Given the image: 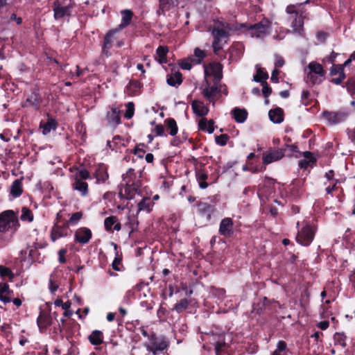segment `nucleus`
Listing matches in <instances>:
<instances>
[{
  "label": "nucleus",
  "mask_w": 355,
  "mask_h": 355,
  "mask_svg": "<svg viewBox=\"0 0 355 355\" xmlns=\"http://www.w3.org/2000/svg\"><path fill=\"white\" fill-rule=\"evenodd\" d=\"M13 295V291L6 282L0 283V301L5 304L11 302V297Z\"/></svg>",
  "instance_id": "6ab92c4d"
},
{
  "label": "nucleus",
  "mask_w": 355,
  "mask_h": 355,
  "mask_svg": "<svg viewBox=\"0 0 355 355\" xmlns=\"http://www.w3.org/2000/svg\"><path fill=\"white\" fill-rule=\"evenodd\" d=\"M194 55L197 58L196 59H192V61L196 64H200L202 60L205 58L206 53L204 51L199 48H196L194 50Z\"/></svg>",
  "instance_id": "6e6d98bb"
},
{
  "label": "nucleus",
  "mask_w": 355,
  "mask_h": 355,
  "mask_svg": "<svg viewBox=\"0 0 355 355\" xmlns=\"http://www.w3.org/2000/svg\"><path fill=\"white\" fill-rule=\"evenodd\" d=\"M234 221L231 218L226 217L220 223L218 233L226 237L230 238L234 234Z\"/></svg>",
  "instance_id": "4468645a"
},
{
  "label": "nucleus",
  "mask_w": 355,
  "mask_h": 355,
  "mask_svg": "<svg viewBox=\"0 0 355 355\" xmlns=\"http://www.w3.org/2000/svg\"><path fill=\"white\" fill-rule=\"evenodd\" d=\"M288 349L287 344L284 340H279L277 343L276 349L271 354V355H288Z\"/></svg>",
  "instance_id": "c03bdc74"
},
{
  "label": "nucleus",
  "mask_w": 355,
  "mask_h": 355,
  "mask_svg": "<svg viewBox=\"0 0 355 355\" xmlns=\"http://www.w3.org/2000/svg\"><path fill=\"white\" fill-rule=\"evenodd\" d=\"M53 323L52 315L49 311L41 310L37 318V324L41 332L47 329Z\"/></svg>",
  "instance_id": "dca6fc26"
},
{
  "label": "nucleus",
  "mask_w": 355,
  "mask_h": 355,
  "mask_svg": "<svg viewBox=\"0 0 355 355\" xmlns=\"http://www.w3.org/2000/svg\"><path fill=\"white\" fill-rule=\"evenodd\" d=\"M214 24L212 27H218V28H225L227 30L232 29L230 28V24H228L227 22L220 21L218 19L214 20Z\"/></svg>",
  "instance_id": "338daca9"
},
{
  "label": "nucleus",
  "mask_w": 355,
  "mask_h": 355,
  "mask_svg": "<svg viewBox=\"0 0 355 355\" xmlns=\"http://www.w3.org/2000/svg\"><path fill=\"white\" fill-rule=\"evenodd\" d=\"M346 339L347 336L344 333H335L334 335V345L340 346L342 349H345L347 347Z\"/></svg>",
  "instance_id": "a19ab883"
},
{
  "label": "nucleus",
  "mask_w": 355,
  "mask_h": 355,
  "mask_svg": "<svg viewBox=\"0 0 355 355\" xmlns=\"http://www.w3.org/2000/svg\"><path fill=\"white\" fill-rule=\"evenodd\" d=\"M280 150H282L284 153H285V152L287 150H289L291 153H297V152H298V147L296 144H285L284 147L282 148H281Z\"/></svg>",
  "instance_id": "e2e57ef3"
},
{
  "label": "nucleus",
  "mask_w": 355,
  "mask_h": 355,
  "mask_svg": "<svg viewBox=\"0 0 355 355\" xmlns=\"http://www.w3.org/2000/svg\"><path fill=\"white\" fill-rule=\"evenodd\" d=\"M75 5L73 0H55L52 5L54 19L60 20L66 17H70Z\"/></svg>",
  "instance_id": "39448f33"
},
{
  "label": "nucleus",
  "mask_w": 355,
  "mask_h": 355,
  "mask_svg": "<svg viewBox=\"0 0 355 355\" xmlns=\"http://www.w3.org/2000/svg\"><path fill=\"white\" fill-rule=\"evenodd\" d=\"M190 302L191 300H189L187 298H183L175 304L173 310L175 311L178 313H181L189 307Z\"/></svg>",
  "instance_id": "37998d69"
},
{
  "label": "nucleus",
  "mask_w": 355,
  "mask_h": 355,
  "mask_svg": "<svg viewBox=\"0 0 355 355\" xmlns=\"http://www.w3.org/2000/svg\"><path fill=\"white\" fill-rule=\"evenodd\" d=\"M343 87H346L351 95L355 94V76L349 77Z\"/></svg>",
  "instance_id": "8fccbe9b"
},
{
  "label": "nucleus",
  "mask_w": 355,
  "mask_h": 355,
  "mask_svg": "<svg viewBox=\"0 0 355 355\" xmlns=\"http://www.w3.org/2000/svg\"><path fill=\"white\" fill-rule=\"evenodd\" d=\"M118 32L119 28L110 30L104 37L102 45V53L105 55L106 57H109L110 55L109 50L112 48L114 41L116 40L114 35Z\"/></svg>",
  "instance_id": "ddd939ff"
},
{
  "label": "nucleus",
  "mask_w": 355,
  "mask_h": 355,
  "mask_svg": "<svg viewBox=\"0 0 355 355\" xmlns=\"http://www.w3.org/2000/svg\"><path fill=\"white\" fill-rule=\"evenodd\" d=\"M117 221L118 218L116 216L107 217L104 220L105 230L107 232L112 231V227Z\"/></svg>",
  "instance_id": "de8ad7c7"
},
{
  "label": "nucleus",
  "mask_w": 355,
  "mask_h": 355,
  "mask_svg": "<svg viewBox=\"0 0 355 355\" xmlns=\"http://www.w3.org/2000/svg\"><path fill=\"white\" fill-rule=\"evenodd\" d=\"M210 71L214 76V84L218 85L223 78V65L219 62L210 64Z\"/></svg>",
  "instance_id": "412c9836"
},
{
  "label": "nucleus",
  "mask_w": 355,
  "mask_h": 355,
  "mask_svg": "<svg viewBox=\"0 0 355 355\" xmlns=\"http://www.w3.org/2000/svg\"><path fill=\"white\" fill-rule=\"evenodd\" d=\"M90 178V173L87 169H82L78 173V178L76 179L81 180V181Z\"/></svg>",
  "instance_id": "69168bd1"
},
{
  "label": "nucleus",
  "mask_w": 355,
  "mask_h": 355,
  "mask_svg": "<svg viewBox=\"0 0 355 355\" xmlns=\"http://www.w3.org/2000/svg\"><path fill=\"white\" fill-rule=\"evenodd\" d=\"M304 13V11H301L300 14L295 15L291 23L293 31L299 34H301L303 31L304 19L305 18Z\"/></svg>",
  "instance_id": "393cba45"
},
{
  "label": "nucleus",
  "mask_w": 355,
  "mask_h": 355,
  "mask_svg": "<svg viewBox=\"0 0 355 355\" xmlns=\"http://www.w3.org/2000/svg\"><path fill=\"white\" fill-rule=\"evenodd\" d=\"M238 26L239 28H245L248 33L252 37L257 38H263L269 34L270 29V22L267 19H263L254 24L243 23Z\"/></svg>",
  "instance_id": "20e7f679"
},
{
  "label": "nucleus",
  "mask_w": 355,
  "mask_h": 355,
  "mask_svg": "<svg viewBox=\"0 0 355 355\" xmlns=\"http://www.w3.org/2000/svg\"><path fill=\"white\" fill-rule=\"evenodd\" d=\"M216 211V207L214 205L209 204L207 202H199L197 204V211L198 214L206 221H209L211 218L212 214Z\"/></svg>",
  "instance_id": "9d476101"
},
{
  "label": "nucleus",
  "mask_w": 355,
  "mask_h": 355,
  "mask_svg": "<svg viewBox=\"0 0 355 355\" xmlns=\"http://www.w3.org/2000/svg\"><path fill=\"white\" fill-rule=\"evenodd\" d=\"M302 155L304 157V159L308 160V162H312V164L317 162V158L313 155V153L311 151H305L302 153Z\"/></svg>",
  "instance_id": "0e129e2a"
},
{
  "label": "nucleus",
  "mask_w": 355,
  "mask_h": 355,
  "mask_svg": "<svg viewBox=\"0 0 355 355\" xmlns=\"http://www.w3.org/2000/svg\"><path fill=\"white\" fill-rule=\"evenodd\" d=\"M125 106L126 110L124 116L127 119H130L131 118H132L135 113V104L133 102H128Z\"/></svg>",
  "instance_id": "13d9d810"
},
{
  "label": "nucleus",
  "mask_w": 355,
  "mask_h": 355,
  "mask_svg": "<svg viewBox=\"0 0 355 355\" xmlns=\"http://www.w3.org/2000/svg\"><path fill=\"white\" fill-rule=\"evenodd\" d=\"M225 338V334L224 333L221 334H213L210 336V344L215 347L219 341L224 340Z\"/></svg>",
  "instance_id": "5fc2aeb1"
},
{
  "label": "nucleus",
  "mask_w": 355,
  "mask_h": 355,
  "mask_svg": "<svg viewBox=\"0 0 355 355\" xmlns=\"http://www.w3.org/2000/svg\"><path fill=\"white\" fill-rule=\"evenodd\" d=\"M92 237V230L86 227H79L74 232V241L81 245L88 243Z\"/></svg>",
  "instance_id": "f8f14e48"
},
{
  "label": "nucleus",
  "mask_w": 355,
  "mask_h": 355,
  "mask_svg": "<svg viewBox=\"0 0 355 355\" xmlns=\"http://www.w3.org/2000/svg\"><path fill=\"white\" fill-rule=\"evenodd\" d=\"M143 84L138 80H130L127 86L125 91L129 96H136L140 93Z\"/></svg>",
  "instance_id": "b1692460"
},
{
  "label": "nucleus",
  "mask_w": 355,
  "mask_h": 355,
  "mask_svg": "<svg viewBox=\"0 0 355 355\" xmlns=\"http://www.w3.org/2000/svg\"><path fill=\"white\" fill-rule=\"evenodd\" d=\"M121 15H122L121 23L119 24V27L117 28H119V31L121 29H122L130 24L132 18L133 16V12L130 10H124L121 11Z\"/></svg>",
  "instance_id": "473e14b6"
},
{
  "label": "nucleus",
  "mask_w": 355,
  "mask_h": 355,
  "mask_svg": "<svg viewBox=\"0 0 355 355\" xmlns=\"http://www.w3.org/2000/svg\"><path fill=\"white\" fill-rule=\"evenodd\" d=\"M20 218L23 221L32 222L33 220V214L31 209L27 207H23Z\"/></svg>",
  "instance_id": "603ef678"
},
{
  "label": "nucleus",
  "mask_w": 355,
  "mask_h": 355,
  "mask_svg": "<svg viewBox=\"0 0 355 355\" xmlns=\"http://www.w3.org/2000/svg\"><path fill=\"white\" fill-rule=\"evenodd\" d=\"M20 226L18 216L13 210L8 209L0 213V239L3 234H15Z\"/></svg>",
  "instance_id": "f03ea898"
},
{
  "label": "nucleus",
  "mask_w": 355,
  "mask_h": 355,
  "mask_svg": "<svg viewBox=\"0 0 355 355\" xmlns=\"http://www.w3.org/2000/svg\"><path fill=\"white\" fill-rule=\"evenodd\" d=\"M192 60L190 61L189 59L181 60L179 64L182 69L190 70L192 67Z\"/></svg>",
  "instance_id": "774afa93"
},
{
  "label": "nucleus",
  "mask_w": 355,
  "mask_h": 355,
  "mask_svg": "<svg viewBox=\"0 0 355 355\" xmlns=\"http://www.w3.org/2000/svg\"><path fill=\"white\" fill-rule=\"evenodd\" d=\"M121 111L117 107H112L111 110L107 112L105 116V120L107 125L115 129L119 124L121 123Z\"/></svg>",
  "instance_id": "f3484780"
},
{
  "label": "nucleus",
  "mask_w": 355,
  "mask_h": 355,
  "mask_svg": "<svg viewBox=\"0 0 355 355\" xmlns=\"http://www.w3.org/2000/svg\"><path fill=\"white\" fill-rule=\"evenodd\" d=\"M284 156L282 150H272L270 149L268 151L263 153L262 160L263 165L267 166L274 162L280 160Z\"/></svg>",
  "instance_id": "2eb2a0df"
},
{
  "label": "nucleus",
  "mask_w": 355,
  "mask_h": 355,
  "mask_svg": "<svg viewBox=\"0 0 355 355\" xmlns=\"http://www.w3.org/2000/svg\"><path fill=\"white\" fill-rule=\"evenodd\" d=\"M154 205V202L150 198H144L138 203V211H144L147 213H150L152 211Z\"/></svg>",
  "instance_id": "7c9ffc66"
},
{
  "label": "nucleus",
  "mask_w": 355,
  "mask_h": 355,
  "mask_svg": "<svg viewBox=\"0 0 355 355\" xmlns=\"http://www.w3.org/2000/svg\"><path fill=\"white\" fill-rule=\"evenodd\" d=\"M159 10L163 14L166 11H168L173 6L175 5L174 0H159Z\"/></svg>",
  "instance_id": "a18cd8bd"
},
{
  "label": "nucleus",
  "mask_w": 355,
  "mask_h": 355,
  "mask_svg": "<svg viewBox=\"0 0 355 355\" xmlns=\"http://www.w3.org/2000/svg\"><path fill=\"white\" fill-rule=\"evenodd\" d=\"M59 214H57V219L51 229L50 239L53 242H55L60 238L66 237L68 236L69 226L65 223L62 225L58 224L59 223Z\"/></svg>",
  "instance_id": "1a4fd4ad"
},
{
  "label": "nucleus",
  "mask_w": 355,
  "mask_h": 355,
  "mask_svg": "<svg viewBox=\"0 0 355 355\" xmlns=\"http://www.w3.org/2000/svg\"><path fill=\"white\" fill-rule=\"evenodd\" d=\"M270 119L275 123H280L284 121V111L280 107L270 110L268 113Z\"/></svg>",
  "instance_id": "c85d7f7f"
},
{
  "label": "nucleus",
  "mask_w": 355,
  "mask_h": 355,
  "mask_svg": "<svg viewBox=\"0 0 355 355\" xmlns=\"http://www.w3.org/2000/svg\"><path fill=\"white\" fill-rule=\"evenodd\" d=\"M83 214L82 211H77L71 214L69 219L65 222V223L69 227V225H76L78 223L80 219L83 218Z\"/></svg>",
  "instance_id": "49530a36"
},
{
  "label": "nucleus",
  "mask_w": 355,
  "mask_h": 355,
  "mask_svg": "<svg viewBox=\"0 0 355 355\" xmlns=\"http://www.w3.org/2000/svg\"><path fill=\"white\" fill-rule=\"evenodd\" d=\"M96 182L98 183H104L108 178L107 166L105 164H100L97 166L94 174Z\"/></svg>",
  "instance_id": "aec40b11"
},
{
  "label": "nucleus",
  "mask_w": 355,
  "mask_h": 355,
  "mask_svg": "<svg viewBox=\"0 0 355 355\" xmlns=\"http://www.w3.org/2000/svg\"><path fill=\"white\" fill-rule=\"evenodd\" d=\"M275 180L269 177L266 176L264 178V182L263 186L259 184L258 186L259 191L257 192L258 196L261 198L263 196H268L275 191H272L274 188Z\"/></svg>",
  "instance_id": "a211bd4d"
},
{
  "label": "nucleus",
  "mask_w": 355,
  "mask_h": 355,
  "mask_svg": "<svg viewBox=\"0 0 355 355\" xmlns=\"http://www.w3.org/2000/svg\"><path fill=\"white\" fill-rule=\"evenodd\" d=\"M138 225L139 221L137 220V218H135V216H128V222L126 223L125 226L130 230V234L137 230Z\"/></svg>",
  "instance_id": "09e8293b"
},
{
  "label": "nucleus",
  "mask_w": 355,
  "mask_h": 355,
  "mask_svg": "<svg viewBox=\"0 0 355 355\" xmlns=\"http://www.w3.org/2000/svg\"><path fill=\"white\" fill-rule=\"evenodd\" d=\"M297 232L295 236L296 242L302 246H309L313 242L318 230L317 225L311 220H304L297 221L296 224Z\"/></svg>",
  "instance_id": "f257e3e1"
},
{
  "label": "nucleus",
  "mask_w": 355,
  "mask_h": 355,
  "mask_svg": "<svg viewBox=\"0 0 355 355\" xmlns=\"http://www.w3.org/2000/svg\"><path fill=\"white\" fill-rule=\"evenodd\" d=\"M141 182L137 180V182H132L130 184H125V196L127 199H132L135 198L136 193H140V187Z\"/></svg>",
  "instance_id": "4be33fe9"
},
{
  "label": "nucleus",
  "mask_w": 355,
  "mask_h": 355,
  "mask_svg": "<svg viewBox=\"0 0 355 355\" xmlns=\"http://www.w3.org/2000/svg\"><path fill=\"white\" fill-rule=\"evenodd\" d=\"M301 101L303 105L308 106L311 105L310 92L308 90H303L301 96Z\"/></svg>",
  "instance_id": "052dcab7"
},
{
  "label": "nucleus",
  "mask_w": 355,
  "mask_h": 355,
  "mask_svg": "<svg viewBox=\"0 0 355 355\" xmlns=\"http://www.w3.org/2000/svg\"><path fill=\"white\" fill-rule=\"evenodd\" d=\"M164 125L166 129L169 130V135L175 136L178 133V127L176 121L173 118H168L164 120Z\"/></svg>",
  "instance_id": "58836bf2"
},
{
  "label": "nucleus",
  "mask_w": 355,
  "mask_h": 355,
  "mask_svg": "<svg viewBox=\"0 0 355 355\" xmlns=\"http://www.w3.org/2000/svg\"><path fill=\"white\" fill-rule=\"evenodd\" d=\"M168 340L164 336H157L156 334L152 332L148 336V342L144 344L148 352L153 355H157L169 347Z\"/></svg>",
  "instance_id": "7ed1b4c3"
},
{
  "label": "nucleus",
  "mask_w": 355,
  "mask_h": 355,
  "mask_svg": "<svg viewBox=\"0 0 355 355\" xmlns=\"http://www.w3.org/2000/svg\"><path fill=\"white\" fill-rule=\"evenodd\" d=\"M168 48L166 46H159L156 49V54L158 56L157 61L160 64H166L167 62V53Z\"/></svg>",
  "instance_id": "c9c22d12"
},
{
  "label": "nucleus",
  "mask_w": 355,
  "mask_h": 355,
  "mask_svg": "<svg viewBox=\"0 0 355 355\" xmlns=\"http://www.w3.org/2000/svg\"><path fill=\"white\" fill-rule=\"evenodd\" d=\"M153 132L155 133L156 136L164 137L166 136L164 132V127L162 124H157L155 128L153 130Z\"/></svg>",
  "instance_id": "680f3d73"
},
{
  "label": "nucleus",
  "mask_w": 355,
  "mask_h": 355,
  "mask_svg": "<svg viewBox=\"0 0 355 355\" xmlns=\"http://www.w3.org/2000/svg\"><path fill=\"white\" fill-rule=\"evenodd\" d=\"M73 189L78 191L82 196H86L88 194V184L81 180H75L73 184Z\"/></svg>",
  "instance_id": "f704fd0d"
},
{
  "label": "nucleus",
  "mask_w": 355,
  "mask_h": 355,
  "mask_svg": "<svg viewBox=\"0 0 355 355\" xmlns=\"http://www.w3.org/2000/svg\"><path fill=\"white\" fill-rule=\"evenodd\" d=\"M196 177L200 189H204L208 187V183L207 182L208 175L205 170H197L196 171Z\"/></svg>",
  "instance_id": "2f4dec72"
},
{
  "label": "nucleus",
  "mask_w": 355,
  "mask_h": 355,
  "mask_svg": "<svg viewBox=\"0 0 355 355\" xmlns=\"http://www.w3.org/2000/svg\"><path fill=\"white\" fill-rule=\"evenodd\" d=\"M232 113L234 120L239 123L245 122L248 114L245 109H241L239 107L234 108L232 111Z\"/></svg>",
  "instance_id": "c756f323"
},
{
  "label": "nucleus",
  "mask_w": 355,
  "mask_h": 355,
  "mask_svg": "<svg viewBox=\"0 0 355 355\" xmlns=\"http://www.w3.org/2000/svg\"><path fill=\"white\" fill-rule=\"evenodd\" d=\"M349 114V110L347 107H343L336 111L324 110L321 113L323 119L330 125H336L345 122Z\"/></svg>",
  "instance_id": "0eeeda50"
},
{
  "label": "nucleus",
  "mask_w": 355,
  "mask_h": 355,
  "mask_svg": "<svg viewBox=\"0 0 355 355\" xmlns=\"http://www.w3.org/2000/svg\"><path fill=\"white\" fill-rule=\"evenodd\" d=\"M261 85L262 86V94L266 98L265 102L266 103H268L269 101L268 98L272 93V88L268 85L267 82H262Z\"/></svg>",
  "instance_id": "4d7b16f0"
},
{
  "label": "nucleus",
  "mask_w": 355,
  "mask_h": 355,
  "mask_svg": "<svg viewBox=\"0 0 355 355\" xmlns=\"http://www.w3.org/2000/svg\"><path fill=\"white\" fill-rule=\"evenodd\" d=\"M42 98L38 89L35 88L28 96L23 107H32L35 110H38L40 108Z\"/></svg>",
  "instance_id": "9b49d317"
},
{
  "label": "nucleus",
  "mask_w": 355,
  "mask_h": 355,
  "mask_svg": "<svg viewBox=\"0 0 355 355\" xmlns=\"http://www.w3.org/2000/svg\"><path fill=\"white\" fill-rule=\"evenodd\" d=\"M268 78V73L263 68H257V73L253 76L254 81L261 83L262 82H266Z\"/></svg>",
  "instance_id": "79ce46f5"
},
{
  "label": "nucleus",
  "mask_w": 355,
  "mask_h": 355,
  "mask_svg": "<svg viewBox=\"0 0 355 355\" xmlns=\"http://www.w3.org/2000/svg\"><path fill=\"white\" fill-rule=\"evenodd\" d=\"M338 190L340 191V192L343 193V189L336 185L334 182H331L329 185H327L325 188V191L327 194L333 196V193L336 191H338Z\"/></svg>",
  "instance_id": "864d4df0"
},
{
  "label": "nucleus",
  "mask_w": 355,
  "mask_h": 355,
  "mask_svg": "<svg viewBox=\"0 0 355 355\" xmlns=\"http://www.w3.org/2000/svg\"><path fill=\"white\" fill-rule=\"evenodd\" d=\"M123 180L125 184H130L132 182H137V174L134 168H130L125 174L122 175Z\"/></svg>",
  "instance_id": "ea45409f"
},
{
  "label": "nucleus",
  "mask_w": 355,
  "mask_h": 355,
  "mask_svg": "<svg viewBox=\"0 0 355 355\" xmlns=\"http://www.w3.org/2000/svg\"><path fill=\"white\" fill-rule=\"evenodd\" d=\"M230 345L226 343L225 338L214 347L215 355H224L228 352Z\"/></svg>",
  "instance_id": "4c0bfd02"
},
{
  "label": "nucleus",
  "mask_w": 355,
  "mask_h": 355,
  "mask_svg": "<svg viewBox=\"0 0 355 355\" xmlns=\"http://www.w3.org/2000/svg\"><path fill=\"white\" fill-rule=\"evenodd\" d=\"M193 112L198 116L203 117L209 112L208 107L204 103L199 101H193L191 103Z\"/></svg>",
  "instance_id": "a878e982"
},
{
  "label": "nucleus",
  "mask_w": 355,
  "mask_h": 355,
  "mask_svg": "<svg viewBox=\"0 0 355 355\" xmlns=\"http://www.w3.org/2000/svg\"><path fill=\"white\" fill-rule=\"evenodd\" d=\"M89 342L94 346H98L103 343V333L100 330H94L91 332V334L88 336Z\"/></svg>",
  "instance_id": "bb28decb"
},
{
  "label": "nucleus",
  "mask_w": 355,
  "mask_h": 355,
  "mask_svg": "<svg viewBox=\"0 0 355 355\" xmlns=\"http://www.w3.org/2000/svg\"><path fill=\"white\" fill-rule=\"evenodd\" d=\"M0 277L1 278L8 277L9 280L12 281L15 277V274L10 268L0 265Z\"/></svg>",
  "instance_id": "3c124183"
},
{
  "label": "nucleus",
  "mask_w": 355,
  "mask_h": 355,
  "mask_svg": "<svg viewBox=\"0 0 355 355\" xmlns=\"http://www.w3.org/2000/svg\"><path fill=\"white\" fill-rule=\"evenodd\" d=\"M309 72L306 74L307 82L311 85H320L324 80L326 70L320 63L312 61L307 66Z\"/></svg>",
  "instance_id": "423d86ee"
},
{
  "label": "nucleus",
  "mask_w": 355,
  "mask_h": 355,
  "mask_svg": "<svg viewBox=\"0 0 355 355\" xmlns=\"http://www.w3.org/2000/svg\"><path fill=\"white\" fill-rule=\"evenodd\" d=\"M229 139L230 137L227 134H221L219 136H216L215 141L218 146H225L227 144Z\"/></svg>",
  "instance_id": "bf43d9fd"
},
{
  "label": "nucleus",
  "mask_w": 355,
  "mask_h": 355,
  "mask_svg": "<svg viewBox=\"0 0 355 355\" xmlns=\"http://www.w3.org/2000/svg\"><path fill=\"white\" fill-rule=\"evenodd\" d=\"M182 75L180 71H175L167 75L166 83L168 85L173 87H178L182 83Z\"/></svg>",
  "instance_id": "cd10ccee"
},
{
  "label": "nucleus",
  "mask_w": 355,
  "mask_h": 355,
  "mask_svg": "<svg viewBox=\"0 0 355 355\" xmlns=\"http://www.w3.org/2000/svg\"><path fill=\"white\" fill-rule=\"evenodd\" d=\"M10 191L14 198L19 197L23 192L21 180L16 179L11 184Z\"/></svg>",
  "instance_id": "72a5a7b5"
},
{
  "label": "nucleus",
  "mask_w": 355,
  "mask_h": 355,
  "mask_svg": "<svg viewBox=\"0 0 355 355\" xmlns=\"http://www.w3.org/2000/svg\"><path fill=\"white\" fill-rule=\"evenodd\" d=\"M221 92L220 88L218 86V85H214L213 86H210L207 84V86L203 89L202 94L205 98L208 99L209 101H213V104H214V98L217 94H219Z\"/></svg>",
  "instance_id": "5701e85b"
},
{
  "label": "nucleus",
  "mask_w": 355,
  "mask_h": 355,
  "mask_svg": "<svg viewBox=\"0 0 355 355\" xmlns=\"http://www.w3.org/2000/svg\"><path fill=\"white\" fill-rule=\"evenodd\" d=\"M229 31L225 28L211 27V32L214 38L212 48L214 54L218 55V52L222 49L223 44L226 42L225 40L229 37Z\"/></svg>",
  "instance_id": "6e6552de"
},
{
  "label": "nucleus",
  "mask_w": 355,
  "mask_h": 355,
  "mask_svg": "<svg viewBox=\"0 0 355 355\" xmlns=\"http://www.w3.org/2000/svg\"><path fill=\"white\" fill-rule=\"evenodd\" d=\"M58 127V122L53 118H49L47 121L42 124H40V128L43 129V134L46 135L49 133L52 130H55Z\"/></svg>",
  "instance_id": "e433bc0d"
}]
</instances>
